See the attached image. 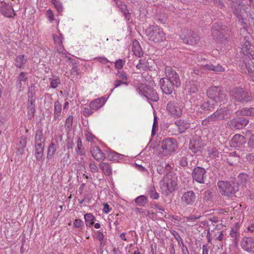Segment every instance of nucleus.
Returning a JSON list of instances; mask_svg holds the SVG:
<instances>
[{
    "label": "nucleus",
    "mask_w": 254,
    "mask_h": 254,
    "mask_svg": "<svg viewBox=\"0 0 254 254\" xmlns=\"http://www.w3.org/2000/svg\"><path fill=\"white\" fill-rule=\"evenodd\" d=\"M249 120L244 116L233 119L228 122V124L232 129H239L245 127L249 123Z\"/></svg>",
    "instance_id": "11"
},
{
    "label": "nucleus",
    "mask_w": 254,
    "mask_h": 254,
    "mask_svg": "<svg viewBox=\"0 0 254 254\" xmlns=\"http://www.w3.org/2000/svg\"><path fill=\"white\" fill-rule=\"evenodd\" d=\"M52 3L54 4L58 13H60L63 11L62 3L59 0H52Z\"/></svg>",
    "instance_id": "55"
},
{
    "label": "nucleus",
    "mask_w": 254,
    "mask_h": 254,
    "mask_svg": "<svg viewBox=\"0 0 254 254\" xmlns=\"http://www.w3.org/2000/svg\"><path fill=\"white\" fill-rule=\"evenodd\" d=\"M205 68L209 70H212L215 72H223L224 71V68L220 65L217 64V65H213L211 63L207 64L204 65Z\"/></svg>",
    "instance_id": "35"
},
{
    "label": "nucleus",
    "mask_w": 254,
    "mask_h": 254,
    "mask_svg": "<svg viewBox=\"0 0 254 254\" xmlns=\"http://www.w3.org/2000/svg\"><path fill=\"white\" fill-rule=\"evenodd\" d=\"M208 155L210 157L215 158L218 157L219 153L218 150L213 147H209L208 148Z\"/></svg>",
    "instance_id": "45"
},
{
    "label": "nucleus",
    "mask_w": 254,
    "mask_h": 254,
    "mask_svg": "<svg viewBox=\"0 0 254 254\" xmlns=\"http://www.w3.org/2000/svg\"><path fill=\"white\" fill-rule=\"evenodd\" d=\"M246 142L245 137L239 134H235L230 141V146L234 148H239Z\"/></svg>",
    "instance_id": "18"
},
{
    "label": "nucleus",
    "mask_w": 254,
    "mask_h": 254,
    "mask_svg": "<svg viewBox=\"0 0 254 254\" xmlns=\"http://www.w3.org/2000/svg\"><path fill=\"white\" fill-rule=\"evenodd\" d=\"M238 115H240L243 116H254V108H243L240 111L237 112Z\"/></svg>",
    "instance_id": "37"
},
{
    "label": "nucleus",
    "mask_w": 254,
    "mask_h": 254,
    "mask_svg": "<svg viewBox=\"0 0 254 254\" xmlns=\"http://www.w3.org/2000/svg\"><path fill=\"white\" fill-rule=\"evenodd\" d=\"M136 90L139 94L145 97L148 100L157 102L159 99L156 90L150 86L140 83Z\"/></svg>",
    "instance_id": "7"
},
{
    "label": "nucleus",
    "mask_w": 254,
    "mask_h": 254,
    "mask_svg": "<svg viewBox=\"0 0 254 254\" xmlns=\"http://www.w3.org/2000/svg\"><path fill=\"white\" fill-rule=\"evenodd\" d=\"M134 201L137 205L139 206H144L147 203V198L146 196L141 195L137 197Z\"/></svg>",
    "instance_id": "42"
},
{
    "label": "nucleus",
    "mask_w": 254,
    "mask_h": 254,
    "mask_svg": "<svg viewBox=\"0 0 254 254\" xmlns=\"http://www.w3.org/2000/svg\"><path fill=\"white\" fill-rule=\"evenodd\" d=\"M62 110V105L59 101H57L54 103V120H59V117L61 115Z\"/></svg>",
    "instance_id": "34"
},
{
    "label": "nucleus",
    "mask_w": 254,
    "mask_h": 254,
    "mask_svg": "<svg viewBox=\"0 0 254 254\" xmlns=\"http://www.w3.org/2000/svg\"><path fill=\"white\" fill-rule=\"evenodd\" d=\"M148 193L152 199H157L159 198V193L156 191L154 186H151L148 189Z\"/></svg>",
    "instance_id": "48"
},
{
    "label": "nucleus",
    "mask_w": 254,
    "mask_h": 254,
    "mask_svg": "<svg viewBox=\"0 0 254 254\" xmlns=\"http://www.w3.org/2000/svg\"><path fill=\"white\" fill-rule=\"evenodd\" d=\"M207 96L210 100L217 102L224 103L226 100V95L223 93L222 87L220 86H211L207 90Z\"/></svg>",
    "instance_id": "8"
},
{
    "label": "nucleus",
    "mask_w": 254,
    "mask_h": 254,
    "mask_svg": "<svg viewBox=\"0 0 254 254\" xmlns=\"http://www.w3.org/2000/svg\"><path fill=\"white\" fill-rule=\"evenodd\" d=\"M27 63L26 57L24 55H20L16 56L15 59V66L19 68H24L25 64Z\"/></svg>",
    "instance_id": "26"
},
{
    "label": "nucleus",
    "mask_w": 254,
    "mask_h": 254,
    "mask_svg": "<svg viewBox=\"0 0 254 254\" xmlns=\"http://www.w3.org/2000/svg\"><path fill=\"white\" fill-rule=\"evenodd\" d=\"M171 233L174 236L175 239L177 241L179 246H181V244L184 243L182 238L176 231L173 230Z\"/></svg>",
    "instance_id": "56"
},
{
    "label": "nucleus",
    "mask_w": 254,
    "mask_h": 254,
    "mask_svg": "<svg viewBox=\"0 0 254 254\" xmlns=\"http://www.w3.org/2000/svg\"><path fill=\"white\" fill-rule=\"evenodd\" d=\"M206 173V171L203 168L196 167L192 171V178L193 181H195L199 184H203Z\"/></svg>",
    "instance_id": "15"
},
{
    "label": "nucleus",
    "mask_w": 254,
    "mask_h": 254,
    "mask_svg": "<svg viewBox=\"0 0 254 254\" xmlns=\"http://www.w3.org/2000/svg\"><path fill=\"white\" fill-rule=\"evenodd\" d=\"M248 147L250 152H254V133L251 134L249 137Z\"/></svg>",
    "instance_id": "50"
},
{
    "label": "nucleus",
    "mask_w": 254,
    "mask_h": 254,
    "mask_svg": "<svg viewBox=\"0 0 254 254\" xmlns=\"http://www.w3.org/2000/svg\"><path fill=\"white\" fill-rule=\"evenodd\" d=\"M160 85L162 92L166 95H170L174 90L175 87V85L170 81L163 78L160 80Z\"/></svg>",
    "instance_id": "16"
},
{
    "label": "nucleus",
    "mask_w": 254,
    "mask_h": 254,
    "mask_svg": "<svg viewBox=\"0 0 254 254\" xmlns=\"http://www.w3.org/2000/svg\"><path fill=\"white\" fill-rule=\"evenodd\" d=\"M132 51L134 55L138 57H141L143 54L141 47L136 41H134L132 43Z\"/></svg>",
    "instance_id": "32"
},
{
    "label": "nucleus",
    "mask_w": 254,
    "mask_h": 254,
    "mask_svg": "<svg viewBox=\"0 0 254 254\" xmlns=\"http://www.w3.org/2000/svg\"><path fill=\"white\" fill-rule=\"evenodd\" d=\"M84 219L86 225L90 227L94 224V216L90 213H86L84 215Z\"/></svg>",
    "instance_id": "43"
},
{
    "label": "nucleus",
    "mask_w": 254,
    "mask_h": 254,
    "mask_svg": "<svg viewBox=\"0 0 254 254\" xmlns=\"http://www.w3.org/2000/svg\"><path fill=\"white\" fill-rule=\"evenodd\" d=\"M27 141L25 136H22L17 140L16 154L17 155H22L24 153V149L26 146Z\"/></svg>",
    "instance_id": "22"
},
{
    "label": "nucleus",
    "mask_w": 254,
    "mask_h": 254,
    "mask_svg": "<svg viewBox=\"0 0 254 254\" xmlns=\"http://www.w3.org/2000/svg\"><path fill=\"white\" fill-rule=\"evenodd\" d=\"M100 169L106 176H110L112 173L111 165L106 162H101L99 164Z\"/></svg>",
    "instance_id": "33"
},
{
    "label": "nucleus",
    "mask_w": 254,
    "mask_h": 254,
    "mask_svg": "<svg viewBox=\"0 0 254 254\" xmlns=\"http://www.w3.org/2000/svg\"><path fill=\"white\" fill-rule=\"evenodd\" d=\"M217 103L213 100L205 101L200 105V108L204 111L212 112L217 106Z\"/></svg>",
    "instance_id": "24"
},
{
    "label": "nucleus",
    "mask_w": 254,
    "mask_h": 254,
    "mask_svg": "<svg viewBox=\"0 0 254 254\" xmlns=\"http://www.w3.org/2000/svg\"><path fill=\"white\" fill-rule=\"evenodd\" d=\"M233 9V12L234 14L237 17L236 13L239 14L243 15L244 12L247 13L248 7L244 4L242 1H239L237 4H233L231 5Z\"/></svg>",
    "instance_id": "20"
},
{
    "label": "nucleus",
    "mask_w": 254,
    "mask_h": 254,
    "mask_svg": "<svg viewBox=\"0 0 254 254\" xmlns=\"http://www.w3.org/2000/svg\"><path fill=\"white\" fill-rule=\"evenodd\" d=\"M108 156L110 160H118L122 159L123 157V155L119 154L113 151L109 152Z\"/></svg>",
    "instance_id": "46"
},
{
    "label": "nucleus",
    "mask_w": 254,
    "mask_h": 254,
    "mask_svg": "<svg viewBox=\"0 0 254 254\" xmlns=\"http://www.w3.org/2000/svg\"><path fill=\"white\" fill-rule=\"evenodd\" d=\"M73 226L75 228H82L84 226L83 222L81 219H76L73 222Z\"/></svg>",
    "instance_id": "60"
},
{
    "label": "nucleus",
    "mask_w": 254,
    "mask_h": 254,
    "mask_svg": "<svg viewBox=\"0 0 254 254\" xmlns=\"http://www.w3.org/2000/svg\"><path fill=\"white\" fill-rule=\"evenodd\" d=\"M90 151L93 158L97 161L102 162L105 159V154L98 146L92 147Z\"/></svg>",
    "instance_id": "23"
},
{
    "label": "nucleus",
    "mask_w": 254,
    "mask_h": 254,
    "mask_svg": "<svg viewBox=\"0 0 254 254\" xmlns=\"http://www.w3.org/2000/svg\"><path fill=\"white\" fill-rule=\"evenodd\" d=\"M232 112L230 105H228L218 109L216 112L209 116V119H210L211 122L226 120L231 117Z\"/></svg>",
    "instance_id": "5"
},
{
    "label": "nucleus",
    "mask_w": 254,
    "mask_h": 254,
    "mask_svg": "<svg viewBox=\"0 0 254 254\" xmlns=\"http://www.w3.org/2000/svg\"><path fill=\"white\" fill-rule=\"evenodd\" d=\"M242 48L241 51L246 56H250L254 60V56L252 54L251 45L250 41L246 38H244L242 42Z\"/></svg>",
    "instance_id": "21"
},
{
    "label": "nucleus",
    "mask_w": 254,
    "mask_h": 254,
    "mask_svg": "<svg viewBox=\"0 0 254 254\" xmlns=\"http://www.w3.org/2000/svg\"><path fill=\"white\" fill-rule=\"evenodd\" d=\"M108 156L110 160H118L122 159L123 157V155L119 154L113 151L109 152Z\"/></svg>",
    "instance_id": "47"
},
{
    "label": "nucleus",
    "mask_w": 254,
    "mask_h": 254,
    "mask_svg": "<svg viewBox=\"0 0 254 254\" xmlns=\"http://www.w3.org/2000/svg\"><path fill=\"white\" fill-rule=\"evenodd\" d=\"M177 186V178L171 175H166L160 182V189L162 192L166 196L174 191Z\"/></svg>",
    "instance_id": "4"
},
{
    "label": "nucleus",
    "mask_w": 254,
    "mask_h": 254,
    "mask_svg": "<svg viewBox=\"0 0 254 254\" xmlns=\"http://www.w3.org/2000/svg\"><path fill=\"white\" fill-rule=\"evenodd\" d=\"M125 63V61L121 59H119L117 60L115 63V67L119 69H122Z\"/></svg>",
    "instance_id": "61"
},
{
    "label": "nucleus",
    "mask_w": 254,
    "mask_h": 254,
    "mask_svg": "<svg viewBox=\"0 0 254 254\" xmlns=\"http://www.w3.org/2000/svg\"><path fill=\"white\" fill-rule=\"evenodd\" d=\"M197 199L196 193L192 190L185 192L181 197V203L184 206H192Z\"/></svg>",
    "instance_id": "13"
},
{
    "label": "nucleus",
    "mask_w": 254,
    "mask_h": 254,
    "mask_svg": "<svg viewBox=\"0 0 254 254\" xmlns=\"http://www.w3.org/2000/svg\"><path fill=\"white\" fill-rule=\"evenodd\" d=\"M167 110L174 118H179L182 114V111L177 102L174 101L169 102L167 105Z\"/></svg>",
    "instance_id": "14"
},
{
    "label": "nucleus",
    "mask_w": 254,
    "mask_h": 254,
    "mask_svg": "<svg viewBox=\"0 0 254 254\" xmlns=\"http://www.w3.org/2000/svg\"><path fill=\"white\" fill-rule=\"evenodd\" d=\"M247 161L252 164H254V154L253 153L248 154L246 157Z\"/></svg>",
    "instance_id": "64"
},
{
    "label": "nucleus",
    "mask_w": 254,
    "mask_h": 254,
    "mask_svg": "<svg viewBox=\"0 0 254 254\" xmlns=\"http://www.w3.org/2000/svg\"><path fill=\"white\" fill-rule=\"evenodd\" d=\"M51 79L50 87L52 88H57L58 85L61 83V81L59 78H55V79H51L50 78V80Z\"/></svg>",
    "instance_id": "59"
},
{
    "label": "nucleus",
    "mask_w": 254,
    "mask_h": 254,
    "mask_svg": "<svg viewBox=\"0 0 254 254\" xmlns=\"http://www.w3.org/2000/svg\"><path fill=\"white\" fill-rule=\"evenodd\" d=\"M46 15L50 22H52L54 19V15L52 10L50 9L46 11Z\"/></svg>",
    "instance_id": "63"
},
{
    "label": "nucleus",
    "mask_w": 254,
    "mask_h": 254,
    "mask_svg": "<svg viewBox=\"0 0 254 254\" xmlns=\"http://www.w3.org/2000/svg\"><path fill=\"white\" fill-rule=\"evenodd\" d=\"M229 94L232 99L238 103H248L253 100L250 93L240 87L233 88L230 91Z\"/></svg>",
    "instance_id": "3"
},
{
    "label": "nucleus",
    "mask_w": 254,
    "mask_h": 254,
    "mask_svg": "<svg viewBox=\"0 0 254 254\" xmlns=\"http://www.w3.org/2000/svg\"><path fill=\"white\" fill-rule=\"evenodd\" d=\"M158 148V154L161 157L171 155L178 148L177 140L174 138H164L159 142Z\"/></svg>",
    "instance_id": "2"
},
{
    "label": "nucleus",
    "mask_w": 254,
    "mask_h": 254,
    "mask_svg": "<svg viewBox=\"0 0 254 254\" xmlns=\"http://www.w3.org/2000/svg\"><path fill=\"white\" fill-rule=\"evenodd\" d=\"M181 37L184 43L190 45H195L199 40L197 33L191 30H184Z\"/></svg>",
    "instance_id": "10"
},
{
    "label": "nucleus",
    "mask_w": 254,
    "mask_h": 254,
    "mask_svg": "<svg viewBox=\"0 0 254 254\" xmlns=\"http://www.w3.org/2000/svg\"><path fill=\"white\" fill-rule=\"evenodd\" d=\"M175 124L178 127V131L180 133H184L190 127V123L186 120H178L175 121Z\"/></svg>",
    "instance_id": "25"
},
{
    "label": "nucleus",
    "mask_w": 254,
    "mask_h": 254,
    "mask_svg": "<svg viewBox=\"0 0 254 254\" xmlns=\"http://www.w3.org/2000/svg\"><path fill=\"white\" fill-rule=\"evenodd\" d=\"M45 142L42 129H38L35 134V142Z\"/></svg>",
    "instance_id": "49"
},
{
    "label": "nucleus",
    "mask_w": 254,
    "mask_h": 254,
    "mask_svg": "<svg viewBox=\"0 0 254 254\" xmlns=\"http://www.w3.org/2000/svg\"><path fill=\"white\" fill-rule=\"evenodd\" d=\"M186 90L190 93H195L198 90L197 82L195 80H190L187 82Z\"/></svg>",
    "instance_id": "28"
},
{
    "label": "nucleus",
    "mask_w": 254,
    "mask_h": 254,
    "mask_svg": "<svg viewBox=\"0 0 254 254\" xmlns=\"http://www.w3.org/2000/svg\"><path fill=\"white\" fill-rule=\"evenodd\" d=\"M241 246L242 248L249 253L254 252V239L252 238H246L244 239Z\"/></svg>",
    "instance_id": "19"
},
{
    "label": "nucleus",
    "mask_w": 254,
    "mask_h": 254,
    "mask_svg": "<svg viewBox=\"0 0 254 254\" xmlns=\"http://www.w3.org/2000/svg\"><path fill=\"white\" fill-rule=\"evenodd\" d=\"M77 148H76V153L80 155H84L85 151L82 149V142L80 138H78L77 142Z\"/></svg>",
    "instance_id": "53"
},
{
    "label": "nucleus",
    "mask_w": 254,
    "mask_h": 254,
    "mask_svg": "<svg viewBox=\"0 0 254 254\" xmlns=\"http://www.w3.org/2000/svg\"><path fill=\"white\" fill-rule=\"evenodd\" d=\"M89 167L91 172L95 173L99 171V169L97 166L96 165L95 162L93 161H91L89 164Z\"/></svg>",
    "instance_id": "57"
},
{
    "label": "nucleus",
    "mask_w": 254,
    "mask_h": 254,
    "mask_svg": "<svg viewBox=\"0 0 254 254\" xmlns=\"http://www.w3.org/2000/svg\"><path fill=\"white\" fill-rule=\"evenodd\" d=\"M44 153V148L37 147L35 148V156L38 161L42 159Z\"/></svg>",
    "instance_id": "51"
},
{
    "label": "nucleus",
    "mask_w": 254,
    "mask_h": 254,
    "mask_svg": "<svg viewBox=\"0 0 254 254\" xmlns=\"http://www.w3.org/2000/svg\"><path fill=\"white\" fill-rule=\"evenodd\" d=\"M73 119V117L72 115L69 116L66 119L65 123V127H66V129H67L68 131L70 130L72 128Z\"/></svg>",
    "instance_id": "52"
},
{
    "label": "nucleus",
    "mask_w": 254,
    "mask_h": 254,
    "mask_svg": "<svg viewBox=\"0 0 254 254\" xmlns=\"http://www.w3.org/2000/svg\"><path fill=\"white\" fill-rule=\"evenodd\" d=\"M250 178L249 176L245 173H241L238 176V186L239 184L244 185L246 183L250 180Z\"/></svg>",
    "instance_id": "41"
},
{
    "label": "nucleus",
    "mask_w": 254,
    "mask_h": 254,
    "mask_svg": "<svg viewBox=\"0 0 254 254\" xmlns=\"http://www.w3.org/2000/svg\"><path fill=\"white\" fill-rule=\"evenodd\" d=\"M58 147V141L57 139L52 140V141L49 145L48 150V154H47V159H52L53 155L55 154L57 149Z\"/></svg>",
    "instance_id": "27"
},
{
    "label": "nucleus",
    "mask_w": 254,
    "mask_h": 254,
    "mask_svg": "<svg viewBox=\"0 0 254 254\" xmlns=\"http://www.w3.org/2000/svg\"><path fill=\"white\" fill-rule=\"evenodd\" d=\"M165 77H163L165 79L170 81L171 83L178 87L181 85V80L178 74L176 71L169 66L165 68Z\"/></svg>",
    "instance_id": "12"
},
{
    "label": "nucleus",
    "mask_w": 254,
    "mask_h": 254,
    "mask_svg": "<svg viewBox=\"0 0 254 254\" xmlns=\"http://www.w3.org/2000/svg\"><path fill=\"white\" fill-rule=\"evenodd\" d=\"M251 58V57L249 56V59H247L244 61L245 66L249 74H252L254 71V64L252 61Z\"/></svg>",
    "instance_id": "36"
},
{
    "label": "nucleus",
    "mask_w": 254,
    "mask_h": 254,
    "mask_svg": "<svg viewBox=\"0 0 254 254\" xmlns=\"http://www.w3.org/2000/svg\"><path fill=\"white\" fill-rule=\"evenodd\" d=\"M105 103V98L102 97L101 98L96 99L92 101L90 104V108L93 110L96 111L101 108Z\"/></svg>",
    "instance_id": "29"
},
{
    "label": "nucleus",
    "mask_w": 254,
    "mask_h": 254,
    "mask_svg": "<svg viewBox=\"0 0 254 254\" xmlns=\"http://www.w3.org/2000/svg\"><path fill=\"white\" fill-rule=\"evenodd\" d=\"M0 11L4 16L9 18L14 17L15 14L12 6L6 2L1 3Z\"/></svg>",
    "instance_id": "17"
},
{
    "label": "nucleus",
    "mask_w": 254,
    "mask_h": 254,
    "mask_svg": "<svg viewBox=\"0 0 254 254\" xmlns=\"http://www.w3.org/2000/svg\"><path fill=\"white\" fill-rule=\"evenodd\" d=\"M148 40L151 42L158 43L165 39L164 33L157 26L151 25L145 30Z\"/></svg>",
    "instance_id": "6"
},
{
    "label": "nucleus",
    "mask_w": 254,
    "mask_h": 254,
    "mask_svg": "<svg viewBox=\"0 0 254 254\" xmlns=\"http://www.w3.org/2000/svg\"><path fill=\"white\" fill-rule=\"evenodd\" d=\"M156 19L161 23H165L167 21V17L164 14H157Z\"/></svg>",
    "instance_id": "58"
},
{
    "label": "nucleus",
    "mask_w": 254,
    "mask_h": 254,
    "mask_svg": "<svg viewBox=\"0 0 254 254\" xmlns=\"http://www.w3.org/2000/svg\"><path fill=\"white\" fill-rule=\"evenodd\" d=\"M201 146V143L198 139H193L190 141V149L194 153H196Z\"/></svg>",
    "instance_id": "31"
},
{
    "label": "nucleus",
    "mask_w": 254,
    "mask_h": 254,
    "mask_svg": "<svg viewBox=\"0 0 254 254\" xmlns=\"http://www.w3.org/2000/svg\"><path fill=\"white\" fill-rule=\"evenodd\" d=\"M35 101H28L27 104V114L30 119L34 118L35 112Z\"/></svg>",
    "instance_id": "30"
},
{
    "label": "nucleus",
    "mask_w": 254,
    "mask_h": 254,
    "mask_svg": "<svg viewBox=\"0 0 254 254\" xmlns=\"http://www.w3.org/2000/svg\"><path fill=\"white\" fill-rule=\"evenodd\" d=\"M35 93V87L31 86L29 88L27 92L28 101H35V98H34Z\"/></svg>",
    "instance_id": "44"
},
{
    "label": "nucleus",
    "mask_w": 254,
    "mask_h": 254,
    "mask_svg": "<svg viewBox=\"0 0 254 254\" xmlns=\"http://www.w3.org/2000/svg\"><path fill=\"white\" fill-rule=\"evenodd\" d=\"M179 166L186 167L188 165V159L187 156H183L178 159Z\"/></svg>",
    "instance_id": "54"
},
{
    "label": "nucleus",
    "mask_w": 254,
    "mask_h": 254,
    "mask_svg": "<svg viewBox=\"0 0 254 254\" xmlns=\"http://www.w3.org/2000/svg\"><path fill=\"white\" fill-rule=\"evenodd\" d=\"M27 74L26 72L21 71L17 77L16 86L17 87L21 88L22 85V82H26L28 80V78L26 76Z\"/></svg>",
    "instance_id": "39"
},
{
    "label": "nucleus",
    "mask_w": 254,
    "mask_h": 254,
    "mask_svg": "<svg viewBox=\"0 0 254 254\" xmlns=\"http://www.w3.org/2000/svg\"><path fill=\"white\" fill-rule=\"evenodd\" d=\"M136 67L140 70H146L149 68V64L145 59H141L136 65Z\"/></svg>",
    "instance_id": "40"
},
{
    "label": "nucleus",
    "mask_w": 254,
    "mask_h": 254,
    "mask_svg": "<svg viewBox=\"0 0 254 254\" xmlns=\"http://www.w3.org/2000/svg\"><path fill=\"white\" fill-rule=\"evenodd\" d=\"M225 30V27L223 26L221 23H214L211 30L213 39L220 42H225L226 40L224 34Z\"/></svg>",
    "instance_id": "9"
},
{
    "label": "nucleus",
    "mask_w": 254,
    "mask_h": 254,
    "mask_svg": "<svg viewBox=\"0 0 254 254\" xmlns=\"http://www.w3.org/2000/svg\"><path fill=\"white\" fill-rule=\"evenodd\" d=\"M217 186L220 193L224 196L229 198L236 196V193L239 190L238 183L232 178L228 181H219Z\"/></svg>",
    "instance_id": "1"
},
{
    "label": "nucleus",
    "mask_w": 254,
    "mask_h": 254,
    "mask_svg": "<svg viewBox=\"0 0 254 254\" xmlns=\"http://www.w3.org/2000/svg\"><path fill=\"white\" fill-rule=\"evenodd\" d=\"M116 6L119 7L123 15L127 18L129 14L128 10L127 9V6L124 2L121 1L116 4Z\"/></svg>",
    "instance_id": "38"
},
{
    "label": "nucleus",
    "mask_w": 254,
    "mask_h": 254,
    "mask_svg": "<svg viewBox=\"0 0 254 254\" xmlns=\"http://www.w3.org/2000/svg\"><path fill=\"white\" fill-rule=\"evenodd\" d=\"M92 109L90 108H84L82 110V114L85 117H89L91 114H93V111L91 110Z\"/></svg>",
    "instance_id": "62"
}]
</instances>
